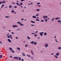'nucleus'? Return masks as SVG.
I'll return each mask as SVG.
<instances>
[{
	"label": "nucleus",
	"mask_w": 61,
	"mask_h": 61,
	"mask_svg": "<svg viewBox=\"0 0 61 61\" xmlns=\"http://www.w3.org/2000/svg\"><path fill=\"white\" fill-rule=\"evenodd\" d=\"M4 6V5H2V6L1 7V8H3V6Z\"/></svg>",
	"instance_id": "obj_28"
},
{
	"label": "nucleus",
	"mask_w": 61,
	"mask_h": 61,
	"mask_svg": "<svg viewBox=\"0 0 61 61\" xmlns=\"http://www.w3.org/2000/svg\"><path fill=\"white\" fill-rule=\"evenodd\" d=\"M19 60H21V58L20 57H19Z\"/></svg>",
	"instance_id": "obj_32"
},
{
	"label": "nucleus",
	"mask_w": 61,
	"mask_h": 61,
	"mask_svg": "<svg viewBox=\"0 0 61 61\" xmlns=\"http://www.w3.org/2000/svg\"><path fill=\"white\" fill-rule=\"evenodd\" d=\"M34 41H32L31 42H30V44H34Z\"/></svg>",
	"instance_id": "obj_13"
},
{
	"label": "nucleus",
	"mask_w": 61,
	"mask_h": 61,
	"mask_svg": "<svg viewBox=\"0 0 61 61\" xmlns=\"http://www.w3.org/2000/svg\"><path fill=\"white\" fill-rule=\"evenodd\" d=\"M20 7H22V8H23V6H20Z\"/></svg>",
	"instance_id": "obj_63"
},
{
	"label": "nucleus",
	"mask_w": 61,
	"mask_h": 61,
	"mask_svg": "<svg viewBox=\"0 0 61 61\" xmlns=\"http://www.w3.org/2000/svg\"><path fill=\"white\" fill-rule=\"evenodd\" d=\"M52 19H53V20H55V18H53Z\"/></svg>",
	"instance_id": "obj_62"
},
{
	"label": "nucleus",
	"mask_w": 61,
	"mask_h": 61,
	"mask_svg": "<svg viewBox=\"0 0 61 61\" xmlns=\"http://www.w3.org/2000/svg\"><path fill=\"white\" fill-rule=\"evenodd\" d=\"M20 29H18L17 30V31H20Z\"/></svg>",
	"instance_id": "obj_37"
},
{
	"label": "nucleus",
	"mask_w": 61,
	"mask_h": 61,
	"mask_svg": "<svg viewBox=\"0 0 61 61\" xmlns=\"http://www.w3.org/2000/svg\"><path fill=\"white\" fill-rule=\"evenodd\" d=\"M45 47H48V44H46H46H45Z\"/></svg>",
	"instance_id": "obj_3"
},
{
	"label": "nucleus",
	"mask_w": 61,
	"mask_h": 61,
	"mask_svg": "<svg viewBox=\"0 0 61 61\" xmlns=\"http://www.w3.org/2000/svg\"><path fill=\"white\" fill-rule=\"evenodd\" d=\"M34 36H35V37H36V36H37V35L36 34H35Z\"/></svg>",
	"instance_id": "obj_35"
},
{
	"label": "nucleus",
	"mask_w": 61,
	"mask_h": 61,
	"mask_svg": "<svg viewBox=\"0 0 61 61\" xmlns=\"http://www.w3.org/2000/svg\"><path fill=\"white\" fill-rule=\"evenodd\" d=\"M36 11H40V10L39 9H36Z\"/></svg>",
	"instance_id": "obj_16"
},
{
	"label": "nucleus",
	"mask_w": 61,
	"mask_h": 61,
	"mask_svg": "<svg viewBox=\"0 0 61 61\" xmlns=\"http://www.w3.org/2000/svg\"><path fill=\"white\" fill-rule=\"evenodd\" d=\"M10 57H11V58H12V56H10Z\"/></svg>",
	"instance_id": "obj_57"
},
{
	"label": "nucleus",
	"mask_w": 61,
	"mask_h": 61,
	"mask_svg": "<svg viewBox=\"0 0 61 61\" xmlns=\"http://www.w3.org/2000/svg\"><path fill=\"white\" fill-rule=\"evenodd\" d=\"M17 24H22V23L19 22H17Z\"/></svg>",
	"instance_id": "obj_15"
},
{
	"label": "nucleus",
	"mask_w": 61,
	"mask_h": 61,
	"mask_svg": "<svg viewBox=\"0 0 61 61\" xmlns=\"http://www.w3.org/2000/svg\"><path fill=\"white\" fill-rule=\"evenodd\" d=\"M13 58L14 59H15L16 60H18V57H15Z\"/></svg>",
	"instance_id": "obj_2"
},
{
	"label": "nucleus",
	"mask_w": 61,
	"mask_h": 61,
	"mask_svg": "<svg viewBox=\"0 0 61 61\" xmlns=\"http://www.w3.org/2000/svg\"><path fill=\"white\" fill-rule=\"evenodd\" d=\"M12 52L13 53H15V52L13 51H12Z\"/></svg>",
	"instance_id": "obj_51"
},
{
	"label": "nucleus",
	"mask_w": 61,
	"mask_h": 61,
	"mask_svg": "<svg viewBox=\"0 0 61 61\" xmlns=\"http://www.w3.org/2000/svg\"><path fill=\"white\" fill-rule=\"evenodd\" d=\"M20 25H24L23 24H20Z\"/></svg>",
	"instance_id": "obj_39"
},
{
	"label": "nucleus",
	"mask_w": 61,
	"mask_h": 61,
	"mask_svg": "<svg viewBox=\"0 0 61 61\" xmlns=\"http://www.w3.org/2000/svg\"><path fill=\"white\" fill-rule=\"evenodd\" d=\"M0 43H1V44H2V42H1V41H0Z\"/></svg>",
	"instance_id": "obj_59"
},
{
	"label": "nucleus",
	"mask_w": 61,
	"mask_h": 61,
	"mask_svg": "<svg viewBox=\"0 0 61 61\" xmlns=\"http://www.w3.org/2000/svg\"><path fill=\"white\" fill-rule=\"evenodd\" d=\"M25 0H21V2H23V1H24Z\"/></svg>",
	"instance_id": "obj_49"
},
{
	"label": "nucleus",
	"mask_w": 61,
	"mask_h": 61,
	"mask_svg": "<svg viewBox=\"0 0 61 61\" xmlns=\"http://www.w3.org/2000/svg\"><path fill=\"white\" fill-rule=\"evenodd\" d=\"M9 36H7V37L8 38H10V37H9Z\"/></svg>",
	"instance_id": "obj_41"
},
{
	"label": "nucleus",
	"mask_w": 61,
	"mask_h": 61,
	"mask_svg": "<svg viewBox=\"0 0 61 61\" xmlns=\"http://www.w3.org/2000/svg\"><path fill=\"white\" fill-rule=\"evenodd\" d=\"M31 5H33V3L31 2Z\"/></svg>",
	"instance_id": "obj_64"
},
{
	"label": "nucleus",
	"mask_w": 61,
	"mask_h": 61,
	"mask_svg": "<svg viewBox=\"0 0 61 61\" xmlns=\"http://www.w3.org/2000/svg\"><path fill=\"white\" fill-rule=\"evenodd\" d=\"M44 35H45V36H46V35H47V33H46V32H45L44 33Z\"/></svg>",
	"instance_id": "obj_18"
},
{
	"label": "nucleus",
	"mask_w": 61,
	"mask_h": 61,
	"mask_svg": "<svg viewBox=\"0 0 61 61\" xmlns=\"http://www.w3.org/2000/svg\"><path fill=\"white\" fill-rule=\"evenodd\" d=\"M20 4L21 5H23V3H20Z\"/></svg>",
	"instance_id": "obj_42"
},
{
	"label": "nucleus",
	"mask_w": 61,
	"mask_h": 61,
	"mask_svg": "<svg viewBox=\"0 0 61 61\" xmlns=\"http://www.w3.org/2000/svg\"><path fill=\"white\" fill-rule=\"evenodd\" d=\"M5 17L6 18H10V17L8 16H6Z\"/></svg>",
	"instance_id": "obj_29"
},
{
	"label": "nucleus",
	"mask_w": 61,
	"mask_h": 61,
	"mask_svg": "<svg viewBox=\"0 0 61 61\" xmlns=\"http://www.w3.org/2000/svg\"><path fill=\"white\" fill-rule=\"evenodd\" d=\"M27 46H28V45H26L25 46V47H27Z\"/></svg>",
	"instance_id": "obj_47"
},
{
	"label": "nucleus",
	"mask_w": 61,
	"mask_h": 61,
	"mask_svg": "<svg viewBox=\"0 0 61 61\" xmlns=\"http://www.w3.org/2000/svg\"><path fill=\"white\" fill-rule=\"evenodd\" d=\"M54 55V53H52L51 54V55Z\"/></svg>",
	"instance_id": "obj_61"
},
{
	"label": "nucleus",
	"mask_w": 61,
	"mask_h": 61,
	"mask_svg": "<svg viewBox=\"0 0 61 61\" xmlns=\"http://www.w3.org/2000/svg\"><path fill=\"white\" fill-rule=\"evenodd\" d=\"M16 39H18V37H16Z\"/></svg>",
	"instance_id": "obj_56"
},
{
	"label": "nucleus",
	"mask_w": 61,
	"mask_h": 61,
	"mask_svg": "<svg viewBox=\"0 0 61 61\" xmlns=\"http://www.w3.org/2000/svg\"><path fill=\"white\" fill-rule=\"evenodd\" d=\"M41 36H43V34H44V32H42L41 33V32H40V33Z\"/></svg>",
	"instance_id": "obj_5"
},
{
	"label": "nucleus",
	"mask_w": 61,
	"mask_h": 61,
	"mask_svg": "<svg viewBox=\"0 0 61 61\" xmlns=\"http://www.w3.org/2000/svg\"><path fill=\"white\" fill-rule=\"evenodd\" d=\"M36 21H39V20L38 19H36Z\"/></svg>",
	"instance_id": "obj_33"
},
{
	"label": "nucleus",
	"mask_w": 61,
	"mask_h": 61,
	"mask_svg": "<svg viewBox=\"0 0 61 61\" xmlns=\"http://www.w3.org/2000/svg\"><path fill=\"white\" fill-rule=\"evenodd\" d=\"M60 19V18H55V19H56V20H58V19Z\"/></svg>",
	"instance_id": "obj_11"
},
{
	"label": "nucleus",
	"mask_w": 61,
	"mask_h": 61,
	"mask_svg": "<svg viewBox=\"0 0 61 61\" xmlns=\"http://www.w3.org/2000/svg\"><path fill=\"white\" fill-rule=\"evenodd\" d=\"M38 5L39 7H41V6L40 5Z\"/></svg>",
	"instance_id": "obj_43"
},
{
	"label": "nucleus",
	"mask_w": 61,
	"mask_h": 61,
	"mask_svg": "<svg viewBox=\"0 0 61 61\" xmlns=\"http://www.w3.org/2000/svg\"><path fill=\"white\" fill-rule=\"evenodd\" d=\"M58 49L60 50H61V47H59L58 48Z\"/></svg>",
	"instance_id": "obj_30"
},
{
	"label": "nucleus",
	"mask_w": 61,
	"mask_h": 61,
	"mask_svg": "<svg viewBox=\"0 0 61 61\" xmlns=\"http://www.w3.org/2000/svg\"><path fill=\"white\" fill-rule=\"evenodd\" d=\"M9 36L10 37H12V35L10 34V35Z\"/></svg>",
	"instance_id": "obj_45"
},
{
	"label": "nucleus",
	"mask_w": 61,
	"mask_h": 61,
	"mask_svg": "<svg viewBox=\"0 0 61 61\" xmlns=\"http://www.w3.org/2000/svg\"><path fill=\"white\" fill-rule=\"evenodd\" d=\"M57 21L59 23H60L61 22V21L60 20H57Z\"/></svg>",
	"instance_id": "obj_25"
},
{
	"label": "nucleus",
	"mask_w": 61,
	"mask_h": 61,
	"mask_svg": "<svg viewBox=\"0 0 61 61\" xmlns=\"http://www.w3.org/2000/svg\"><path fill=\"white\" fill-rule=\"evenodd\" d=\"M11 33H12V34H15V33H14L13 32H12Z\"/></svg>",
	"instance_id": "obj_53"
},
{
	"label": "nucleus",
	"mask_w": 61,
	"mask_h": 61,
	"mask_svg": "<svg viewBox=\"0 0 61 61\" xmlns=\"http://www.w3.org/2000/svg\"><path fill=\"white\" fill-rule=\"evenodd\" d=\"M32 18H36V16H33L32 17Z\"/></svg>",
	"instance_id": "obj_14"
},
{
	"label": "nucleus",
	"mask_w": 61,
	"mask_h": 61,
	"mask_svg": "<svg viewBox=\"0 0 61 61\" xmlns=\"http://www.w3.org/2000/svg\"><path fill=\"white\" fill-rule=\"evenodd\" d=\"M54 56H55V57H56V58H58V57H57V56H56V55H54Z\"/></svg>",
	"instance_id": "obj_20"
},
{
	"label": "nucleus",
	"mask_w": 61,
	"mask_h": 61,
	"mask_svg": "<svg viewBox=\"0 0 61 61\" xmlns=\"http://www.w3.org/2000/svg\"><path fill=\"white\" fill-rule=\"evenodd\" d=\"M31 22L32 23H35V22L33 21H31Z\"/></svg>",
	"instance_id": "obj_26"
},
{
	"label": "nucleus",
	"mask_w": 61,
	"mask_h": 61,
	"mask_svg": "<svg viewBox=\"0 0 61 61\" xmlns=\"http://www.w3.org/2000/svg\"><path fill=\"white\" fill-rule=\"evenodd\" d=\"M16 48L17 49H18L19 50H20V48L19 47H17Z\"/></svg>",
	"instance_id": "obj_19"
},
{
	"label": "nucleus",
	"mask_w": 61,
	"mask_h": 61,
	"mask_svg": "<svg viewBox=\"0 0 61 61\" xmlns=\"http://www.w3.org/2000/svg\"><path fill=\"white\" fill-rule=\"evenodd\" d=\"M21 61H24V59H21Z\"/></svg>",
	"instance_id": "obj_55"
},
{
	"label": "nucleus",
	"mask_w": 61,
	"mask_h": 61,
	"mask_svg": "<svg viewBox=\"0 0 61 61\" xmlns=\"http://www.w3.org/2000/svg\"><path fill=\"white\" fill-rule=\"evenodd\" d=\"M41 22H44V20H41Z\"/></svg>",
	"instance_id": "obj_38"
},
{
	"label": "nucleus",
	"mask_w": 61,
	"mask_h": 61,
	"mask_svg": "<svg viewBox=\"0 0 61 61\" xmlns=\"http://www.w3.org/2000/svg\"><path fill=\"white\" fill-rule=\"evenodd\" d=\"M27 55L28 56V57H31V56L30 55H28V54H27Z\"/></svg>",
	"instance_id": "obj_12"
},
{
	"label": "nucleus",
	"mask_w": 61,
	"mask_h": 61,
	"mask_svg": "<svg viewBox=\"0 0 61 61\" xmlns=\"http://www.w3.org/2000/svg\"><path fill=\"white\" fill-rule=\"evenodd\" d=\"M11 12L12 13H15V11L14 10H12L11 11Z\"/></svg>",
	"instance_id": "obj_22"
},
{
	"label": "nucleus",
	"mask_w": 61,
	"mask_h": 61,
	"mask_svg": "<svg viewBox=\"0 0 61 61\" xmlns=\"http://www.w3.org/2000/svg\"><path fill=\"white\" fill-rule=\"evenodd\" d=\"M14 7L15 8H17V6H14Z\"/></svg>",
	"instance_id": "obj_48"
},
{
	"label": "nucleus",
	"mask_w": 61,
	"mask_h": 61,
	"mask_svg": "<svg viewBox=\"0 0 61 61\" xmlns=\"http://www.w3.org/2000/svg\"><path fill=\"white\" fill-rule=\"evenodd\" d=\"M54 38H56V36H54Z\"/></svg>",
	"instance_id": "obj_60"
},
{
	"label": "nucleus",
	"mask_w": 61,
	"mask_h": 61,
	"mask_svg": "<svg viewBox=\"0 0 61 61\" xmlns=\"http://www.w3.org/2000/svg\"><path fill=\"white\" fill-rule=\"evenodd\" d=\"M37 32H38V31H36L35 33H37Z\"/></svg>",
	"instance_id": "obj_58"
},
{
	"label": "nucleus",
	"mask_w": 61,
	"mask_h": 61,
	"mask_svg": "<svg viewBox=\"0 0 61 61\" xmlns=\"http://www.w3.org/2000/svg\"><path fill=\"white\" fill-rule=\"evenodd\" d=\"M23 55V56H25V55L24 53H22Z\"/></svg>",
	"instance_id": "obj_31"
},
{
	"label": "nucleus",
	"mask_w": 61,
	"mask_h": 61,
	"mask_svg": "<svg viewBox=\"0 0 61 61\" xmlns=\"http://www.w3.org/2000/svg\"><path fill=\"white\" fill-rule=\"evenodd\" d=\"M12 27L13 28H15V27H18V26L16 25H13Z\"/></svg>",
	"instance_id": "obj_6"
},
{
	"label": "nucleus",
	"mask_w": 61,
	"mask_h": 61,
	"mask_svg": "<svg viewBox=\"0 0 61 61\" xmlns=\"http://www.w3.org/2000/svg\"><path fill=\"white\" fill-rule=\"evenodd\" d=\"M55 41L56 42H57V43H58V41H57V40L56 39Z\"/></svg>",
	"instance_id": "obj_27"
},
{
	"label": "nucleus",
	"mask_w": 61,
	"mask_h": 61,
	"mask_svg": "<svg viewBox=\"0 0 61 61\" xmlns=\"http://www.w3.org/2000/svg\"><path fill=\"white\" fill-rule=\"evenodd\" d=\"M34 44L35 45H36L37 44V43L36 42H34Z\"/></svg>",
	"instance_id": "obj_21"
},
{
	"label": "nucleus",
	"mask_w": 61,
	"mask_h": 61,
	"mask_svg": "<svg viewBox=\"0 0 61 61\" xmlns=\"http://www.w3.org/2000/svg\"><path fill=\"white\" fill-rule=\"evenodd\" d=\"M8 42H10V43H11L12 42V41L11 40H10L9 39H8Z\"/></svg>",
	"instance_id": "obj_7"
},
{
	"label": "nucleus",
	"mask_w": 61,
	"mask_h": 61,
	"mask_svg": "<svg viewBox=\"0 0 61 61\" xmlns=\"http://www.w3.org/2000/svg\"><path fill=\"white\" fill-rule=\"evenodd\" d=\"M31 58L32 60H33V59H34V58H33V56H32L31 57Z\"/></svg>",
	"instance_id": "obj_46"
},
{
	"label": "nucleus",
	"mask_w": 61,
	"mask_h": 61,
	"mask_svg": "<svg viewBox=\"0 0 61 61\" xmlns=\"http://www.w3.org/2000/svg\"><path fill=\"white\" fill-rule=\"evenodd\" d=\"M21 20H22V21H23L24 20V19L23 18H22V19H21Z\"/></svg>",
	"instance_id": "obj_54"
},
{
	"label": "nucleus",
	"mask_w": 61,
	"mask_h": 61,
	"mask_svg": "<svg viewBox=\"0 0 61 61\" xmlns=\"http://www.w3.org/2000/svg\"><path fill=\"white\" fill-rule=\"evenodd\" d=\"M31 34H32L33 35V34H35V33H31Z\"/></svg>",
	"instance_id": "obj_52"
},
{
	"label": "nucleus",
	"mask_w": 61,
	"mask_h": 61,
	"mask_svg": "<svg viewBox=\"0 0 61 61\" xmlns=\"http://www.w3.org/2000/svg\"><path fill=\"white\" fill-rule=\"evenodd\" d=\"M40 3L38 2L37 3V5H40Z\"/></svg>",
	"instance_id": "obj_40"
},
{
	"label": "nucleus",
	"mask_w": 61,
	"mask_h": 61,
	"mask_svg": "<svg viewBox=\"0 0 61 61\" xmlns=\"http://www.w3.org/2000/svg\"><path fill=\"white\" fill-rule=\"evenodd\" d=\"M2 3H5V1H2Z\"/></svg>",
	"instance_id": "obj_23"
},
{
	"label": "nucleus",
	"mask_w": 61,
	"mask_h": 61,
	"mask_svg": "<svg viewBox=\"0 0 61 61\" xmlns=\"http://www.w3.org/2000/svg\"><path fill=\"white\" fill-rule=\"evenodd\" d=\"M60 55V53L59 52H58L56 54V55L57 56H58Z\"/></svg>",
	"instance_id": "obj_4"
},
{
	"label": "nucleus",
	"mask_w": 61,
	"mask_h": 61,
	"mask_svg": "<svg viewBox=\"0 0 61 61\" xmlns=\"http://www.w3.org/2000/svg\"><path fill=\"white\" fill-rule=\"evenodd\" d=\"M31 26H35V25H33V24H32L31 25Z\"/></svg>",
	"instance_id": "obj_50"
},
{
	"label": "nucleus",
	"mask_w": 61,
	"mask_h": 61,
	"mask_svg": "<svg viewBox=\"0 0 61 61\" xmlns=\"http://www.w3.org/2000/svg\"><path fill=\"white\" fill-rule=\"evenodd\" d=\"M27 38L28 39H30V38H29V36H27Z\"/></svg>",
	"instance_id": "obj_36"
},
{
	"label": "nucleus",
	"mask_w": 61,
	"mask_h": 61,
	"mask_svg": "<svg viewBox=\"0 0 61 61\" xmlns=\"http://www.w3.org/2000/svg\"><path fill=\"white\" fill-rule=\"evenodd\" d=\"M9 49H10V50H11V52H12V51H13V50H12V48H11V47H10L9 48Z\"/></svg>",
	"instance_id": "obj_9"
},
{
	"label": "nucleus",
	"mask_w": 61,
	"mask_h": 61,
	"mask_svg": "<svg viewBox=\"0 0 61 61\" xmlns=\"http://www.w3.org/2000/svg\"><path fill=\"white\" fill-rule=\"evenodd\" d=\"M12 7V6L11 5H10L9 6V7L10 8H11V7Z\"/></svg>",
	"instance_id": "obj_24"
},
{
	"label": "nucleus",
	"mask_w": 61,
	"mask_h": 61,
	"mask_svg": "<svg viewBox=\"0 0 61 61\" xmlns=\"http://www.w3.org/2000/svg\"><path fill=\"white\" fill-rule=\"evenodd\" d=\"M47 17H48L47 16L44 15L43 16V18L44 19H45V21H46V22H47V19H46V18H47Z\"/></svg>",
	"instance_id": "obj_1"
},
{
	"label": "nucleus",
	"mask_w": 61,
	"mask_h": 61,
	"mask_svg": "<svg viewBox=\"0 0 61 61\" xmlns=\"http://www.w3.org/2000/svg\"><path fill=\"white\" fill-rule=\"evenodd\" d=\"M31 53L32 55H33V56H35V55H34V54L33 53V51H31Z\"/></svg>",
	"instance_id": "obj_10"
},
{
	"label": "nucleus",
	"mask_w": 61,
	"mask_h": 61,
	"mask_svg": "<svg viewBox=\"0 0 61 61\" xmlns=\"http://www.w3.org/2000/svg\"><path fill=\"white\" fill-rule=\"evenodd\" d=\"M16 4L17 5H19V6H21V5L19 4V3H18V2H17L16 3Z\"/></svg>",
	"instance_id": "obj_8"
},
{
	"label": "nucleus",
	"mask_w": 61,
	"mask_h": 61,
	"mask_svg": "<svg viewBox=\"0 0 61 61\" xmlns=\"http://www.w3.org/2000/svg\"><path fill=\"white\" fill-rule=\"evenodd\" d=\"M2 3V2L0 1V5H1V4Z\"/></svg>",
	"instance_id": "obj_44"
},
{
	"label": "nucleus",
	"mask_w": 61,
	"mask_h": 61,
	"mask_svg": "<svg viewBox=\"0 0 61 61\" xmlns=\"http://www.w3.org/2000/svg\"><path fill=\"white\" fill-rule=\"evenodd\" d=\"M2 56L0 55V58H2Z\"/></svg>",
	"instance_id": "obj_34"
},
{
	"label": "nucleus",
	"mask_w": 61,
	"mask_h": 61,
	"mask_svg": "<svg viewBox=\"0 0 61 61\" xmlns=\"http://www.w3.org/2000/svg\"><path fill=\"white\" fill-rule=\"evenodd\" d=\"M39 15V14H38L36 15V16H38Z\"/></svg>",
	"instance_id": "obj_17"
}]
</instances>
